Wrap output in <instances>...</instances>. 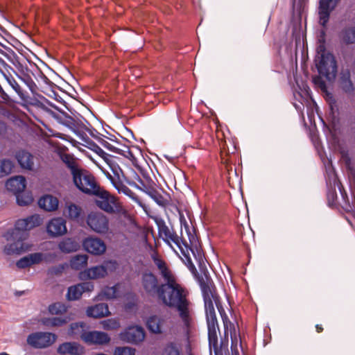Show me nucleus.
<instances>
[{"mask_svg":"<svg viewBox=\"0 0 355 355\" xmlns=\"http://www.w3.org/2000/svg\"><path fill=\"white\" fill-rule=\"evenodd\" d=\"M152 258L164 281L157 300L166 306L175 308L184 326L189 327L191 317L189 309L190 302L187 299L188 291L178 282L175 275L164 260L156 256H153Z\"/></svg>","mask_w":355,"mask_h":355,"instance_id":"obj_1","label":"nucleus"},{"mask_svg":"<svg viewBox=\"0 0 355 355\" xmlns=\"http://www.w3.org/2000/svg\"><path fill=\"white\" fill-rule=\"evenodd\" d=\"M90 196L96 197L94 204L101 210L108 214L116 215L128 222H135L131 214L124 208L118 198L103 187L100 186Z\"/></svg>","mask_w":355,"mask_h":355,"instance_id":"obj_2","label":"nucleus"},{"mask_svg":"<svg viewBox=\"0 0 355 355\" xmlns=\"http://www.w3.org/2000/svg\"><path fill=\"white\" fill-rule=\"evenodd\" d=\"M13 229L8 230L3 234V237L8 244L4 246L3 252L7 255L20 254L26 250V246L24 243L28 236V230L37 227L41 223H16Z\"/></svg>","mask_w":355,"mask_h":355,"instance_id":"obj_3","label":"nucleus"},{"mask_svg":"<svg viewBox=\"0 0 355 355\" xmlns=\"http://www.w3.org/2000/svg\"><path fill=\"white\" fill-rule=\"evenodd\" d=\"M181 253L184 257L189 270L194 276L195 279L197 280L202 295L203 301L209 300V293L211 294V291L216 288V286L214 284L213 280L209 275V272L207 270H204L202 274H199L196 268V266L193 263L191 257L190 252H191L195 257V252L193 250L189 245H185L181 248Z\"/></svg>","mask_w":355,"mask_h":355,"instance_id":"obj_4","label":"nucleus"},{"mask_svg":"<svg viewBox=\"0 0 355 355\" xmlns=\"http://www.w3.org/2000/svg\"><path fill=\"white\" fill-rule=\"evenodd\" d=\"M208 340L210 349H213L215 355H223L228 352V340L221 339L220 343L218 340V332L220 333L218 320L214 313L212 307L209 309L207 313Z\"/></svg>","mask_w":355,"mask_h":355,"instance_id":"obj_5","label":"nucleus"},{"mask_svg":"<svg viewBox=\"0 0 355 355\" xmlns=\"http://www.w3.org/2000/svg\"><path fill=\"white\" fill-rule=\"evenodd\" d=\"M72 181L80 192L87 196H91L101 186L95 176L84 168L72 176Z\"/></svg>","mask_w":355,"mask_h":355,"instance_id":"obj_6","label":"nucleus"},{"mask_svg":"<svg viewBox=\"0 0 355 355\" xmlns=\"http://www.w3.org/2000/svg\"><path fill=\"white\" fill-rule=\"evenodd\" d=\"M315 66L318 73L331 82L335 80L337 74V62L334 55L316 56Z\"/></svg>","mask_w":355,"mask_h":355,"instance_id":"obj_7","label":"nucleus"},{"mask_svg":"<svg viewBox=\"0 0 355 355\" xmlns=\"http://www.w3.org/2000/svg\"><path fill=\"white\" fill-rule=\"evenodd\" d=\"M141 286L144 293L149 297L157 299L162 283L152 272H144L141 277Z\"/></svg>","mask_w":355,"mask_h":355,"instance_id":"obj_8","label":"nucleus"},{"mask_svg":"<svg viewBox=\"0 0 355 355\" xmlns=\"http://www.w3.org/2000/svg\"><path fill=\"white\" fill-rule=\"evenodd\" d=\"M56 334L51 332L37 331L30 334L27 343L35 349H44L51 346L57 340Z\"/></svg>","mask_w":355,"mask_h":355,"instance_id":"obj_9","label":"nucleus"},{"mask_svg":"<svg viewBox=\"0 0 355 355\" xmlns=\"http://www.w3.org/2000/svg\"><path fill=\"white\" fill-rule=\"evenodd\" d=\"M209 300H207V301L206 300V302H205V301H204L205 311V315H206V322H207V313L209 311V309H211V307H212L215 317L217 319L216 311H215L214 304H213V302H214L218 311H219V313L221 316V318H222V320L223 322V325H224L225 334H226V330L228 329V324L231 325L232 324L229 320L228 316L227 315V314L225 313V311L224 310V309L220 303V297L218 296V295L217 293L216 288L211 291V294L209 293Z\"/></svg>","mask_w":355,"mask_h":355,"instance_id":"obj_10","label":"nucleus"},{"mask_svg":"<svg viewBox=\"0 0 355 355\" xmlns=\"http://www.w3.org/2000/svg\"><path fill=\"white\" fill-rule=\"evenodd\" d=\"M159 232L161 234L164 235V241L170 244L171 242H173L176 245V246L181 250V248L185 245H189L187 241L184 239V237L179 236L176 232L174 231L173 226L171 227L166 225V223H157Z\"/></svg>","mask_w":355,"mask_h":355,"instance_id":"obj_11","label":"nucleus"},{"mask_svg":"<svg viewBox=\"0 0 355 355\" xmlns=\"http://www.w3.org/2000/svg\"><path fill=\"white\" fill-rule=\"evenodd\" d=\"M121 340L132 344L142 342L145 338V331L141 327L130 326L119 334Z\"/></svg>","mask_w":355,"mask_h":355,"instance_id":"obj_12","label":"nucleus"},{"mask_svg":"<svg viewBox=\"0 0 355 355\" xmlns=\"http://www.w3.org/2000/svg\"><path fill=\"white\" fill-rule=\"evenodd\" d=\"M81 339L88 345H105L110 342L109 335L103 331H92L83 332L80 336Z\"/></svg>","mask_w":355,"mask_h":355,"instance_id":"obj_13","label":"nucleus"},{"mask_svg":"<svg viewBox=\"0 0 355 355\" xmlns=\"http://www.w3.org/2000/svg\"><path fill=\"white\" fill-rule=\"evenodd\" d=\"M94 290V284L90 282H84L76 285L69 286L67 289L66 297L69 301L79 300L83 293L91 292Z\"/></svg>","mask_w":355,"mask_h":355,"instance_id":"obj_14","label":"nucleus"},{"mask_svg":"<svg viewBox=\"0 0 355 355\" xmlns=\"http://www.w3.org/2000/svg\"><path fill=\"white\" fill-rule=\"evenodd\" d=\"M63 215L65 218L73 222L83 221L85 216L83 208L80 205L71 202L65 203Z\"/></svg>","mask_w":355,"mask_h":355,"instance_id":"obj_15","label":"nucleus"},{"mask_svg":"<svg viewBox=\"0 0 355 355\" xmlns=\"http://www.w3.org/2000/svg\"><path fill=\"white\" fill-rule=\"evenodd\" d=\"M15 158L19 166L28 171H33L34 168V156L28 150L20 149L15 153Z\"/></svg>","mask_w":355,"mask_h":355,"instance_id":"obj_16","label":"nucleus"},{"mask_svg":"<svg viewBox=\"0 0 355 355\" xmlns=\"http://www.w3.org/2000/svg\"><path fill=\"white\" fill-rule=\"evenodd\" d=\"M57 353L60 355H83L85 348L76 342H64L58 347Z\"/></svg>","mask_w":355,"mask_h":355,"instance_id":"obj_17","label":"nucleus"},{"mask_svg":"<svg viewBox=\"0 0 355 355\" xmlns=\"http://www.w3.org/2000/svg\"><path fill=\"white\" fill-rule=\"evenodd\" d=\"M165 318L153 315L147 319L146 327L151 333L160 334L167 328Z\"/></svg>","mask_w":355,"mask_h":355,"instance_id":"obj_18","label":"nucleus"},{"mask_svg":"<svg viewBox=\"0 0 355 355\" xmlns=\"http://www.w3.org/2000/svg\"><path fill=\"white\" fill-rule=\"evenodd\" d=\"M83 245L84 248L92 254H101L106 250L104 242L98 239L87 238L84 240Z\"/></svg>","mask_w":355,"mask_h":355,"instance_id":"obj_19","label":"nucleus"},{"mask_svg":"<svg viewBox=\"0 0 355 355\" xmlns=\"http://www.w3.org/2000/svg\"><path fill=\"white\" fill-rule=\"evenodd\" d=\"M26 187V180L24 176L17 175L8 179L6 182L8 191L17 196L22 193Z\"/></svg>","mask_w":355,"mask_h":355,"instance_id":"obj_20","label":"nucleus"},{"mask_svg":"<svg viewBox=\"0 0 355 355\" xmlns=\"http://www.w3.org/2000/svg\"><path fill=\"white\" fill-rule=\"evenodd\" d=\"M338 1L339 0H320L318 14L320 23L322 26H325L327 24L331 10L334 4Z\"/></svg>","mask_w":355,"mask_h":355,"instance_id":"obj_21","label":"nucleus"},{"mask_svg":"<svg viewBox=\"0 0 355 355\" xmlns=\"http://www.w3.org/2000/svg\"><path fill=\"white\" fill-rule=\"evenodd\" d=\"M107 274V268L104 266H96L82 271L79 274L81 280L95 279L102 278Z\"/></svg>","mask_w":355,"mask_h":355,"instance_id":"obj_22","label":"nucleus"},{"mask_svg":"<svg viewBox=\"0 0 355 355\" xmlns=\"http://www.w3.org/2000/svg\"><path fill=\"white\" fill-rule=\"evenodd\" d=\"M338 83L340 88L345 93H352L354 90L353 83L351 80V73L349 69H342L340 73Z\"/></svg>","mask_w":355,"mask_h":355,"instance_id":"obj_23","label":"nucleus"},{"mask_svg":"<svg viewBox=\"0 0 355 355\" xmlns=\"http://www.w3.org/2000/svg\"><path fill=\"white\" fill-rule=\"evenodd\" d=\"M169 211L178 217L180 222H195L193 213L189 209L172 205Z\"/></svg>","mask_w":355,"mask_h":355,"instance_id":"obj_24","label":"nucleus"},{"mask_svg":"<svg viewBox=\"0 0 355 355\" xmlns=\"http://www.w3.org/2000/svg\"><path fill=\"white\" fill-rule=\"evenodd\" d=\"M87 315L94 318H101L110 315L108 306L105 303H99L93 306L88 307Z\"/></svg>","mask_w":355,"mask_h":355,"instance_id":"obj_25","label":"nucleus"},{"mask_svg":"<svg viewBox=\"0 0 355 355\" xmlns=\"http://www.w3.org/2000/svg\"><path fill=\"white\" fill-rule=\"evenodd\" d=\"M58 198L51 195L44 196L38 200L40 207L48 211H55L58 207Z\"/></svg>","mask_w":355,"mask_h":355,"instance_id":"obj_26","label":"nucleus"},{"mask_svg":"<svg viewBox=\"0 0 355 355\" xmlns=\"http://www.w3.org/2000/svg\"><path fill=\"white\" fill-rule=\"evenodd\" d=\"M322 75H318L313 77V83L318 89H320L330 100V106L331 110H333V105L336 103L331 93H330L326 85L325 81L322 79Z\"/></svg>","mask_w":355,"mask_h":355,"instance_id":"obj_27","label":"nucleus"},{"mask_svg":"<svg viewBox=\"0 0 355 355\" xmlns=\"http://www.w3.org/2000/svg\"><path fill=\"white\" fill-rule=\"evenodd\" d=\"M4 78L22 101H27L28 96L21 89L15 78L10 73H3Z\"/></svg>","mask_w":355,"mask_h":355,"instance_id":"obj_28","label":"nucleus"},{"mask_svg":"<svg viewBox=\"0 0 355 355\" xmlns=\"http://www.w3.org/2000/svg\"><path fill=\"white\" fill-rule=\"evenodd\" d=\"M46 230L51 236L55 237L64 234L67 230L66 223H46Z\"/></svg>","mask_w":355,"mask_h":355,"instance_id":"obj_29","label":"nucleus"},{"mask_svg":"<svg viewBox=\"0 0 355 355\" xmlns=\"http://www.w3.org/2000/svg\"><path fill=\"white\" fill-rule=\"evenodd\" d=\"M340 37L346 44H355V26H347L343 28Z\"/></svg>","mask_w":355,"mask_h":355,"instance_id":"obj_30","label":"nucleus"},{"mask_svg":"<svg viewBox=\"0 0 355 355\" xmlns=\"http://www.w3.org/2000/svg\"><path fill=\"white\" fill-rule=\"evenodd\" d=\"M98 141L103 147H105V148H107V150H109L112 152H114V153H117L119 154L123 155V156H125L128 158H130V157H133L132 152L127 148H126L125 150H121L117 146H115L112 144L110 143L107 140L102 139V138H101L98 140Z\"/></svg>","mask_w":355,"mask_h":355,"instance_id":"obj_31","label":"nucleus"},{"mask_svg":"<svg viewBox=\"0 0 355 355\" xmlns=\"http://www.w3.org/2000/svg\"><path fill=\"white\" fill-rule=\"evenodd\" d=\"M71 320L69 317H53L45 318L43 320V324L49 327H62Z\"/></svg>","mask_w":355,"mask_h":355,"instance_id":"obj_32","label":"nucleus"},{"mask_svg":"<svg viewBox=\"0 0 355 355\" xmlns=\"http://www.w3.org/2000/svg\"><path fill=\"white\" fill-rule=\"evenodd\" d=\"M59 249L64 253L75 252L78 250V243L71 239H65L59 245Z\"/></svg>","mask_w":355,"mask_h":355,"instance_id":"obj_33","label":"nucleus"},{"mask_svg":"<svg viewBox=\"0 0 355 355\" xmlns=\"http://www.w3.org/2000/svg\"><path fill=\"white\" fill-rule=\"evenodd\" d=\"M88 257L86 254H78L73 257L70 261L71 268L80 270L87 264Z\"/></svg>","mask_w":355,"mask_h":355,"instance_id":"obj_34","label":"nucleus"},{"mask_svg":"<svg viewBox=\"0 0 355 355\" xmlns=\"http://www.w3.org/2000/svg\"><path fill=\"white\" fill-rule=\"evenodd\" d=\"M181 344L176 342L168 343L162 352V355H181Z\"/></svg>","mask_w":355,"mask_h":355,"instance_id":"obj_35","label":"nucleus"},{"mask_svg":"<svg viewBox=\"0 0 355 355\" xmlns=\"http://www.w3.org/2000/svg\"><path fill=\"white\" fill-rule=\"evenodd\" d=\"M63 162L70 170L71 176L78 173L82 168L79 167L76 159L70 155L66 154L62 158Z\"/></svg>","mask_w":355,"mask_h":355,"instance_id":"obj_36","label":"nucleus"},{"mask_svg":"<svg viewBox=\"0 0 355 355\" xmlns=\"http://www.w3.org/2000/svg\"><path fill=\"white\" fill-rule=\"evenodd\" d=\"M85 222H108V218L100 211H91L87 216Z\"/></svg>","mask_w":355,"mask_h":355,"instance_id":"obj_37","label":"nucleus"},{"mask_svg":"<svg viewBox=\"0 0 355 355\" xmlns=\"http://www.w3.org/2000/svg\"><path fill=\"white\" fill-rule=\"evenodd\" d=\"M14 168L13 162L8 159H4L0 162V178L6 176L12 173Z\"/></svg>","mask_w":355,"mask_h":355,"instance_id":"obj_38","label":"nucleus"},{"mask_svg":"<svg viewBox=\"0 0 355 355\" xmlns=\"http://www.w3.org/2000/svg\"><path fill=\"white\" fill-rule=\"evenodd\" d=\"M51 315H61L67 312V306L61 302H55L50 304L48 308Z\"/></svg>","mask_w":355,"mask_h":355,"instance_id":"obj_39","label":"nucleus"},{"mask_svg":"<svg viewBox=\"0 0 355 355\" xmlns=\"http://www.w3.org/2000/svg\"><path fill=\"white\" fill-rule=\"evenodd\" d=\"M156 203L162 207H165L168 203V200L157 189L151 192L149 196Z\"/></svg>","mask_w":355,"mask_h":355,"instance_id":"obj_40","label":"nucleus"},{"mask_svg":"<svg viewBox=\"0 0 355 355\" xmlns=\"http://www.w3.org/2000/svg\"><path fill=\"white\" fill-rule=\"evenodd\" d=\"M17 76L28 86L33 94L37 92V87L28 74L23 73L21 76L17 75Z\"/></svg>","mask_w":355,"mask_h":355,"instance_id":"obj_41","label":"nucleus"},{"mask_svg":"<svg viewBox=\"0 0 355 355\" xmlns=\"http://www.w3.org/2000/svg\"><path fill=\"white\" fill-rule=\"evenodd\" d=\"M94 231L97 233L105 234L109 232V223H87Z\"/></svg>","mask_w":355,"mask_h":355,"instance_id":"obj_42","label":"nucleus"},{"mask_svg":"<svg viewBox=\"0 0 355 355\" xmlns=\"http://www.w3.org/2000/svg\"><path fill=\"white\" fill-rule=\"evenodd\" d=\"M16 198L17 204L20 206L30 205L33 200L32 196L29 193L22 194L21 193H20L19 194L16 196Z\"/></svg>","mask_w":355,"mask_h":355,"instance_id":"obj_43","label":"nucleus"},{"mask_svg":"<svg viewBox=\"0 0 355 355\" xmlns=\"http://www.w3.org/2000/svg\"><path fill=\"white\" fill-rule=\"evenodd\" d=\"M85 326V323L82 322L71 323L68 334L71 336L79 334L83 331Z\"/></svg>","mask_w":355,"mask_h":355,"instance_id":"obj_44","label":"nucleus"},{"mask_svg":"<svg viewBox=\"0 0 355 355\" xmlns=\"http://www.w3.org/2000/svg\"><path fill=\"white\" fill-rule=\"evenodd\" d=\"M116 288L115 286L112 287H106L103 290V295L107 298V299H113L116 297Z\"/></svg>","mask_w":355,"mask_h":355,"instance_id":"obj_45","label":"nucleus"},{"mask_svg":"<svg viewBox=\"0 0 355 355\" xmlns=\"http://www.w3.org/2000/svg\"><path fill=\"white\" fill-rule=\"evenodd\" d=\"M120 327L119 322L116 320L108 319L103 322V327L105 329L111 330L116 329Z\"/></svg>","mask_w":355,"mask_h":355,"instance_id":"obj_46","label":"nucleus"},{"mask_svg":"<svg viewBox=\"0 0 355 355\" xmlns=\"http://www.w3.org/2000/svg\"><path fill=\"white\" fill-rule=\"evenodd\" d=\"M135 349L131 347H117L115 351L116 355H135Z\"/></svg>","mask_w":355,"mask_h":355,"instance_id":"obj_47","label":"nucleus"},{"mask_svg":"<svg viewBox=\"0 0 355 355\" xmlns=\"http://www.w3.org/2000/svg\"><path fill=\"white\" fill-rule=\"evenodd\" d=\"M142 187L143 188H141V189L148 196L150 195L151 192L157 190L156 184L153 181L148 182L147 183H142Z\"/></svg>","mask_w":355,"mask_h":355,"instance_id":"obj_48","label":"nucleus"},{"mask_svg":"<svg viewBox=\"0 0 355 355\" xmlns=\"http://www.w3.org/2000/svg\"><path fill=\"white\" fill-rule=\"evenodd\" d=\"M182 225H184V227L185 229V231L187 232V235H188V237H189V241L190 243H192L193 241L195 240V235L191 234L190 232H189V230L190 228H193L194 229V227H193V223H180V228L182 230Z\"/></svg>","mask_w":355,"mask_h":355,"instance_id":"obj_49","label":"nucleus"},{"mask_svg":"<svg viewBox=\"0 0 355 355\" xmlns=\"http://www.w3.org/2000/svg\"><path fill=\"white\" fill-rule=\"evenodd\" d=\"M16 265L19 268H26L31 266V263L28 256L20 259L17 261Z\"/></svg>","mask_w":355,"mask_h":355,"instance_id":"obj_50","label":"nucleus"},{"mask_svg":"<svg viewBox=\"0 0 355 355\" xmlns=\"http://www.w3.org/2000/svg\"><path fill=\"white\" fill-rule=\"evenodd\" d=\"M28 257L31 265L39 263L42 260V254L38 252L31 254Z\"/></svg>","mask_w":355,"mask_h":355,"instance_id":"obj_51","label":"nucleus"},{"mask_svg":"<svg viewBox=\"0 0 355 355\" xmlns=\"http://www.w3.org/2000/svg\"><path fill=\"white\" fill-rule=\"evenodd\" d=\"M114 187L116 189H118L119 191H121L126 196H130L133 198V195H135V193L128 187H126L125 185H122L121 187H119L116 184H114Z\"/></svg>","mask_w":355,"mask_h":355,"instance_id":"obj_52","label":"nucleus"},{"mask_svg":"<svg viewBox=\"0 0 355 355\" xmlns=\"http://www.w3.org/2000/svg\"><path fill=\"white\" fill-rule=\"evenodd\" d=\"M41 218L38 215H33L30 217L23 219H18L16 222H40Z\"/></svg>","mask_w":355,"mask_h":355,"instance_id":"obj_53","label":"nucleus"},{"mask_svg":"<svg viewBox=\"0 0 355 355\" xmlns=\"http://www.w3.org/2000/svg\"><path fill=\"white\" fill-rule=\"evenodd\" d=\"M328 180H327V184H331V178L332 179V181H333V184H334V187H335L336 184H338V180L337 179V177H336V175L335 174L334 171H331L329 174H328Z\"/></svg>","mask_w":355,"mask_h":355,"instance_id":"obj_54","label":"nucleus"},{"mask_svg":"<svg viewBox=\"0 0 355 355\" xmlns=\"http://www.w3.org/2000/svg\"><path fill=\"white\" fill-rule=\"evenodd\" d=\"M317 53H318V55L316 56L323 55H333L332 53L327 52L326 51V48H325V46L324 44H320L317 47Z\"/></svg>","mask_w":355,"mask_h":355,"instance_id":"obj_55","label":"nucleus"},{"mask_svg":"<svg viewBox=\"0 0 355 355\" xmlns=\"http://www.w3.org/2000/svg\"><path fill=\"white\" fill-rule=\"evenodd\" d=\"M63 269H64V268L61 266H54V267L49 268V273H50L51 275H59V274L62 273Z\"/></svg>","mask_w":355,"mask_h":355,"instance_id":"obj_56","label":"nucleus"},{"mask_svg":"<svg viewBox=\"0 0 355 355\" xmlns=\"http://www.w3.org/2000/svg\"><path fill=\"white\" fill-rule=\"evenodd\" d=\"M327 198L329 201H334V200L337 198V194L335 188L328 193Z\"/></svg>","mask_w":355,"mask_h":355,"instance_id":"obj_57","label":"nucleus"},{"mask_svg":"<svg viewBox=\"0 0 355 355\" xmlns=\"http://www.w3.org/2000/svg\"><path fill=\"white\" fill-rule=\"evenodd\" d=\"M136 201L137 202V203L139 204V205L140 207H141L143 208V209L144 210V211L151 218H153V217L152 216L150 215L149 212H148V207L144 204L140 200H139L137 198H135Z\"/></svg>","mask_w":355,"mask_h":355,"instance_id":"obj_58","label":"nucleus"},{"mask_svg":"<svg viewBox=\"0 0 355 355\" xmlns=\"http://www.w3.org/2000/svg\"><path fill=\"white\" fill-rule=\"evenodd\" d=\"M13 64H15L16 68L23 73L24 71V69H27V68H24V65L18 60H16V62H14Z\"/></svg>","mask_w":355,"mask_h":355,"instance_id":"obj_59","label":"nucleus"},{"mask_svg":"<svg viewBox=\"0 0 355 355\" xmlns=\"http://www.w3.org/2000/svg\"><path fill=\"white\" fill-rule=\"evenodd\" d=\"M66 122H67V123L71 124V125L75 124V120L69 116H66Z\"/></svg>","mask_w":355,"mask_h":355,"instance_id":"obj_60","label":"nucleus"},{"mask_svg":"<svg viewBox=\"0 0 355 355\" xmlns=\"http://www.w3.org/2000/svg\"><path fill=\"white\" fill-rule=\"evenodd\" d=\"M48 222H50V223H52V222H66V220L62 219V218H51V219L49 220Z\"/></svg>","mask_w":355,"mask_h":355,"instance_id":"obj_61","label":"nucleus"},{"mask_svg":"<svg viewBox=\"0 0 355 355\" xmlns=\"http://www.w3.org/2000/svg\"><path fill=\"white\" fill-rule=\"evenodd\" d=\"M231 348H232V352L235 354V355H239V352L236 349V345L235 346H234V344L233 343H232V346H231Z\"/></svg>","mask_w":355,"mask_h":355,"instance_id":"obj_62","label":"nucleus"},{"mask_svg":"<svg viewBox=\"0 0 355 355\" xmlns=\"http://www.w3.org/2000/svg\"><path fill=\"white\" fill-rule=\"evenodd\" d=\"M315 329L318 333H321L323 331V327H322L321 324H316Z\"/></svg>","mask_w":355,"mask_h":355,"instance_id":"obj_63","label":"nucleus"},{"mask_svg":"<svg viewBox=\"0 0 355 355\" xmlns=\"http://www.w3.org/2000/svg\"><path fill=\"white\" fill-rule=\"evenodd\" d=\"M295 108L297 110H302V106L301 105H297L296 104L294 105Z\"/></svg>","mask_w":355,"mask_h":355,"instance_id":"obj_64","label":"nucleus"}]
</instances>
